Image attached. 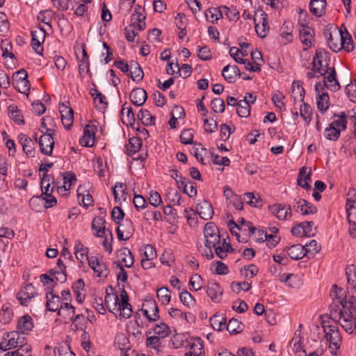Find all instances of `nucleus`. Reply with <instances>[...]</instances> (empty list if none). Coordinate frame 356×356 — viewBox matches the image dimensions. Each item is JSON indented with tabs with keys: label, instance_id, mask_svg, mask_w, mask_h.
<instances>
[{
	"label": "nucleus",
	"instance_id": "obj_1",
	"mask_svg": "<svg viewBox=\"0 0 356 356\" xmlns=\"http://www.w3.org/2000/svg\"><path fill=\"white\" fill-rule=\"evenodd\" d=\"M345 293L342 288H339L336 284L333 285L331 295L342 308L339 310L332 309L330 316L347 333L356 334V305L351 301L346 300Z\"/></svg>",
	"mask_w": 356,
	"mask_h": 356
},
{
	"label": "nucleus",
	"instance_id": "obj_2",
	"mask_svg": "<svg viewBox=\"0 0 356 356\" xmlns=\"http://www.w3.org/2000/svg\"><path fill=\"white\" fill-rule=\"evenodd\" d=\"M327 43L330 48L334 52H338L342 49L347 52L353 50L351 36L348 32L344 33L340 30L334 29L330 32Z\"/></svg>",
	"mask_w": 356,
	"mask_h": 356
},
{
	"label": "nucleus",
	"instance_id": "obj_3",
	"mask_svg": "<svg viewBox=\"0 0 356 356\" xmlns=\"http://www.w3.org/2000/svg\"><path fill=\"white\" fill-rule=\"evenodd\" d=\"M204 236L205 238L204 245L206 247L204 255L208 259H211L214 257L212 252V248L216 247V245L219 244L220 241L219 230L213 222H209L205 225Z\"/></svg>",
	"mask_w": 356,
	"mask_h": 356
},
{
	"label": "nucleus",
	"instance_id": "obj_4",
	"mask_svg": "<svg viewBox=\"0 0 356 356\" xmlns=\"http://www.w3.org/2000/svg\"><path fill=\"white\" fill-rule=\"evenodd\" d=\"M121 300H119L118 304L113 303V309L116 314L120 312V316L124 318H129L132 315V307L129 303V296L127 293L123 289L120 294Z\"/></svg>",
	"mask_w": 356,
	"mask_h": 356
},
{
	"label": "nucleus",
	"instance_id": "obj_5",
	"mask_svg": "<svg viewBox=\"0 0 356 356\" xmlns=\"http://www.w3.org/2000/svg\"><path fill=\"white\" fill-rule=\"evenodd\" d=\"M42 135L39 140L40 151L45 155L50 156L54 145L53 135L55 134V130L52 129H47V131H42Z\"/></svg>",
	"mask_w": 356,
	"mask_h": 356
},
{
	"label": "nucleus",
	"instance_id": "obj_6",
	"mask_svg": "<svg viewBox=\"0 0 356 356\" xmlns=\"http://www.w3.org/2000/svg\"><path fill=\"white\" fill-rule=\"evenodd\" d=\"M325 338L330 342V349L332 354L339 349L341 343V337L339 331L334 326L323 327Z\"/></svg>",
	"mask_w": 356,
	"mask_h": 356
},
{
	"label": "nucleus",
	"instance_id": "obj_7",
	"mask_svg": "<svg viewBox=\"0 0 356 356\" xmlns=\"http://www.w3.org/2000/svg\"><path fill=\"white\" fill-rule=\"evenodd\" d=\"M141 311L149 321H156L159 319V307L156 301L152 298L145 300Z\"/></svg>",
	"mask_w": 356,
	"mask_h": 356
},
{
	"label": "nucleus",
	"instance_id": "obj_8",
	"mask_svg": "<svg viewBox=\"0 0 356 356\" xmlns=\"http://www.w3.org/2000/svg\"><path fill=\"white\" fill-rule=\"evenodd\" d=\"M53 180L54 178L47 173L43 175L41 180L42 195L45 196L44 199L46 200V202L49 204V207H52L56 203V198L51 195L53 188H50L51 181Z\"/></svg>",
	"mask_w": 356,
	"mask_h": 356
},
{
	"label": "nucleus",
	"instance_id": "obj_9",
	"mask_svg": "<svg viewBox=\"0 0 356 356\" xmlns=\"http://www.w3.org/2000/svg\"><path fill=\"white\" fill-rule=\"evenodd\" d=\"M254 22L257 35L261 38H265L269 31L268 15L263 10H261L259 16L256 13Z\"/></svg>",
	"mask_w": 356,
	"mask_h": 356
},
{
	"label": "nucleus",
	"instance_id": "obj_10",
	"mask_svg": "<svg viewBox=\"0 0 356 356\" xmlns=\"http://www.w3.org/2000/svg\"><path fill=\"white\" fill-rule=\"evenodd\" d=\"M299 35L301 42L305 47L304 48L305 50L313 45L315 35V32L313 29L300 22Z\"/></svg>",
	"mask_w": 356,
	"mask_h": 356
},
{
	"label": "nucleus",
	"instance_id": "obj_11",
	"mask_svg": "<svg viewBox=\"0 0 356 356\" xmlns=\"http://www.w3.org/2000/svg\"><path fill=\"white\" fill-rule=\"evenodd\" d=\"M355 191V189L350 188L346 201V212L347 218L350 225H356V198H353Z\"/></svg>",
	"mask_w": 356,
	"mask_h": 356
},
{
	"label": "nucleus",
	"instance_id": "obj_12",
	"mask_svg": "<svg viewBox=\"0 0 356 356\" xmlns=\"http://www.w3.org/2000/svg\"><path fill=\"white\" fill-rule=\"evenodd\" d=\"M88 265L92 268L97 277H106L109 273V270L106 264L102 260L98 259L96 257L88 258Z\"/></svg>",
	"mask_w": 356,
	"mask_h": 356
},
{
	"label": "nucleus",
	"instance_id": "obj_13",
	"mask_svg": "<svg viewBox=\"0 0 356 356\" xmlns=\"http://www.w3.org/2000/svg\"><path fill=\"white\" fill-rule=\"evenodd\" d=\"M269 209L279 220H285L292 216L291 205L275 204L269 206Z\"/></svg>",
	"mask_w": 356,
	"mask_h": 356
},
{
	"label": "nucleus",
	"instance_id": "obj_14",
	"mask_svg": "<svg viewBox=\"0 0 356 356\" xmlns=\"http://www.w3.org/2000/svg\"><path fill=\"white\" fill-rule=\"evenodd\" d=\"M326 74L323 75V82L325 86L331 90L337 91L340 89L339 83L337 79V73L334 67H327Z\"/></svg>",
	"mask_w": 356,
	"mask_h": 356
},
{
	"label": "nucleus",
	"instance_id": "obj_15",
	"mask_svg": "<svg viewBox=\"0 0 356 356\" xmlns=\"http://www.w3.org/2000/svg\"><path fill=\"white\" fill-rule=\"evenodd\" d=\"M38 295L37 291L32 284H26L17 294V298L22 305H26L27 303L35 296Z\"/></svg>",
	"mask_w": 356,
	"mask_h": 356
},
{
	"label": "nucleus",
	"instance_id": "obj_16",
	"mask_svg": "<svg viewBox=\"0 0 356 356\" xmlns=\"http://www.w3.org/2000/svg\"><path fill=\"white\" fill-rule=\"evenodd\" d=\"M323 55L321 51H316V54L313 58L312 60V70L318 74L319 75H317L316 76L318 78L323 75L326 74V68L328 67L327 65H323Z\"/></svg>",
	"mask_w": 356,
	"mask_h": 356
},
{
	"label": "nucleus",
	"instance_id": "obj_17",
	"mask_svg": "<svg viewBox=\"0 0 356 356\" xmlns=\"http://www.w3.org/2000/svg\"><path fill=\"white\" fill-rule=\"evenodd\" d=\"M60 118L64 127L69 129L72 126L74 121V111L71 107L64 104L60 105L59 107Z\"/></svg>",
	"mask_w": 356,
	"mask_h": 356
},
{
	"label": "nucleus",
	"instance_id": "obj_18",
	"mask_svg": "<svg viewBox=\"0 0 356 356\" xmlns=\"http://www.w3.org/2000/svg\"><path fill=\"white\" fill-rule=\"evenodd\" d=\"M45 34V31L42 28H38L31 31L32 47L37 54H40L42 51V49L40 51L39 48L44 41Z\"/></svg>",
	"mask_w": 356,
	"mask_h": 356
},
{
	"label": "nucleus",
	"instance_id": "obj_19",
	"mask_svg": "<svg viewBox=\"0 0 356 356\" xmlns=\"http://www.w3.org/2000/svg\"><path fill=\"white\" fill-rule=\"evenodd\" d=\"M296 204L293 206L296 211L302 215L314 214L317 212V208L304 199L296 200Z\"/></svg>",
	"mask_w": 356,
	"mask_h": 356
},
{
	"label": "nucleus",
	"instance_id": "obj_20",
	"mask_svg": "<svg viewBox=\"0 0 356 356\" xmlns=\"http://www.w3.org/2000/svg\"><path fill=\"white\" fill-rule=\"evenodd\" d=\"M191 350L185 353V356H204L203 344L200 338L191 339L188 341Z\"/></svg>",
	"mask_w": 356,
	"mask_h": 356
},
{
	"label": "nucleus",
	"instance_id": "obj_21",
	"mask_svg": "<svg viewBox=\"0 0 356 356\" xmlns=\"http://www.w3.org/2000/svg\"><path fill=\"white\" fill-rule=\"evenodd\" d=\"M197 212L204 220H209L213 216L212 205L207 201L203 200L197 205Z\"/></svg>",
	"mask_w": 356,
	"mask_h": 356
},
{
	"label": "nucleus",
	"instance_id": "obj_22",
	"mask_svg": "<svg viewBox=\"0 0 356 356\" xmlns=\"http://www.w3.org/2000/svg\"><path fill=\"white\" fill-rule=\"evenodd\" d=\"M18 139L19 143L22 146L24 152L29 156H33L35 150V143L32 140V139L24 134H20L18 136Z\"/></svg>",
	"mask_w": 356,
	"mask_h": 356
},
{
	"label": "nucleus",
	"instance_id": "obj_23",
	"mask_svg": "<svg viewBox=\"0 0 356 356\" xmlns=\"http://www.w3.org/2000/svg\"><path fill=\"white\" fill-rule=\"evenodd\" d=\"M46 307L50 312H58L61 304L60 298L53 293L52 291L46 293Z\"/></svg>",
	"mask_w": 356,
	"mask_h": 356
},
{
	"label": "nucleus",
	"instance_id": "obj_24",
	"mask_svg": "<svg viewBox=\"0 0 356 356\" xmlns=\"http://www.w3.org/2000/svg\"><path fill=\"white\" fill-rule=\"evenodd\" d=\"M147 98V96L146 91L140 88L134 89L130 94L131 102L137 106L143 105L146 102Z\"/></svg>",
	"mask_w": 356,
	"mask_h": 356
},
{
	"label": "nucleus",
	"instance_id": "obj_25",
	"mask_svg": "<svg viewBox=\"0 0 356 356\" xmlns=\"http://www.w3.org/2000/svg\"><path fill=\"white\" fill-rule=\"evenodd\" d=\"M240 74L239 69L236 65H227L223 68L222 72L224 79L229 83L234 82Z\"/></svg>",
	"mask_w": 356,
	"mask_h": 356
},
{
	"label": "nucleus",
	"instance_id": "obj_26",
	"mask_svg": "<svg viewBox=\"0 0 356 356\" xmlns=\"http://www.w3.org/2000/svg\"><path fill=\"white\" fill-rule=\"evenodd\" d=\"M75 314V308L69 302H63L60 308L58 310L57 315L63 317L68 322L73 319V316Z\"/></svg>",
	"mask_w": 356,
	"mask_h": 356
},
{
	"label": "nucleus",
	"instance_id": "obj_27",
	"mask_svg": "<svg viewBox=\"0 0 356 356\" xmlns=\"http://www.w3.org/2000/svg\"><path fill=\"white\" fill-rule=\"evenodd\" d=\"M311 175L312 170L310 168L306 167L301 168L298 178V184L306 190L309 189L310 186L308 184V181L311 179Z\"/></svg>",
	"mask_w": 356,
	"mask_h": 356
},
{
	"label": "nucleus",
	"instance_id": "obj_28",
	"mask_svg": "<svg viewBox=\"0 0 356 356\" xmlns=\"http://www.w3.org/2000/svg\"><path fill=\"white\" fill-rule=\"evenodd\" d=\"M207 293L213 301L219 302L222 294V289L218 284L212 282L208 284Z\"/></svg>",
	"mask_w": 356,
	"mask_h": 356
},
{
	"label": "nucleus",
	"instance_id": "obj_29",
	"mask_svg": "<svg viewBox=\"0 0 356 356\" xmlns=\"http://www.w3.org/2000/svg\"><path fill=\"white\" fill-rule=\"evenodd\" d=\"M326 7L325 0H311L309 3L310 11L317 17L323 15Z\"/></svg>",
	"mask_w": 356,
	"mask_h": 356
},
{
	"label": "nucleus",
	"instance_id": "obj_30",
	"mask_svg": "<svg viewBox=\"0 0 356 356\" xmlns=\"http://www.w3.org/2000/svg\"><path fill=\"white\" fill-rule=\"evenodd\" d=\"M280 280L287 286L296 288L300 285V282L298 276L293 273H284L280 275Z\"/></svg>",
	"mask_w": 356,
	"mask_h": 356
},
{
	"label": "nucleus",
	"instance_id": "obj_31",
	"mask_svg": "<svg viewBox=\"0 0 356 356\" xmlns=\"http://www.w3.org/2000/svg\"><path fill=\"white\" fill-rule=\"evenodd\" d=\"M287 254L293 259H300L306 255L303 245L297 244L291 246L287 251Z\"/></svg>",
	"mask_w": 356,
	"mask_h": 356
},
{
	"label": "nucleus",
	"instance_id": "obj_32",
	"mask_svg": "<svg viewBox=\"0 0 356 356\" xmlns=\"http://www.w3.org/2000/svg\"><path fill=\"white\" fill-rule=\"evenodd\" d=\"M293 24L289 21H285L280 29V35L287 42L293 40Z\"/></svg>",
	"mask_w": 356,
	"mask_h": 356
},
{
	"label": "nucleus",
	"instance_id": "obj_33",
	"mask_svg": "<svg viewBox=\"0 0 356 356\" xmlns=\"http://www.w3.org/2000/svg\"><path fill=\"white\" fill-rule=\"evenodd\" d=\"M33 327L32 318L29 315L22 316L18 321L17 328L23 334L28 333L32 330Z\"/></svg>",
	"mask_w": 356,
	"mask_h": 356
},
{
	"label": "nucleus",
	"instance_id": "obj_34",
	"mask_svg": "<svg viewBox=\"0 0 356 356\" xmlns=\"http://www.w3.org/2000/svg\"><path fill=\"white\" fill-rule=\"evenodd\" d=\"M247 97H244L243 99L238 101L236 104L237 106V113L241 118H247L250 113V105L248 103Z\"/></svg>",
	"mask_w": 356,
	"mask_h": 356
},
{
	"label": "nucleus",
	"instance_id": "obj_35",
	"mask_svg": "<svg viewBox=\"0 0 356 356\" xmlns=\"http://www.w3.org/2000/svg\"><path fill=\"white\" fill-rule=\"evenodd\" d=\"M122 122L127 125H132L135 122L134 113L131 107H127L126 104L122 106L121 110Z\"/></svg>",
	"mask_w": 356,
	"mask_h": 356
},
{
	"label": "nucleus",
	"instance_id": "obj_36",
	"mask_svg": "<svg viewBox=\"0 0 356 356\" xmlns=\"http://www.w3.org/2000/svg\"><path fill=\"white\" fill-rule=\"evenodd\" d=\"M177 186L179 189L182 188L183 192L186 193L189 197H193L197 194L196 186L195 183L188 187L185 178L180 177L179 181H177Z\"/></svg>",
	"mask_w": 356,
	"mask_h": 356
},
{
	"label": "nucleus",
	"instance_id": "obj_37",
	"mask_svg": "<svg viewBox=\"0 0 356 356\" xmlns=\"http://www.w3.org/2000/svg\"><path fill=\"white\" fill-rule=\"evenodd\" d=\"M106 221L103 217L97 216L93 219L92 229L97 232L96 236L102 237L104 234Z\"/></svg>",
	"mask_w": 356,
	"mask_h": 356
},
{
	"label": "nucleus",
	"instance_id": "obj_38",
	"mask_svg": "<svg viewBox=\"0 0 356 356\" xmlns=\"http://www.w3.org/2000/svg\"><path fill=\"white\" fill-rule=\"evenodd\" d=\"M6 339H8L10 348H14L24 342V338L17 332H6Z\"/></svg>",
	"mask_w": 356,
	"mask_h": 356
},
{
	"label": "nucleus",
	"instance_id": "obj_39",
	"mask_svg": "<svg viewBox=\"0 0 356 356\" xmlns=\"http://www.w3.org/2000/svg\"><path fill=\"white\" fill-rule=\"evenodd\" d=\"M130 75L134 81L138 82L143 79L144 74L140 66L137 62H131Z\"/></svg>",
	"mask_w": 356,
	"mask_h": 356
},
{
	"label": "nucleus",
	"instance_id": "obj_40",
	"mask_svg": "<svg viewBox=\"0 0 356 356\" xmlns=\"http://www.w3.org/2000/svg\"><path fill=\"white\" fill-rule=\"evenodd\" d=\"M90 94L93 97L96 106L98 107L99 109H104L106 107L107 103L106 102V97L97 89H92Z\"/></svg>",
	"mask_w": 356,
	"mask_h": 356
},
{
	"label": "nucleus",
	"instance_id": "obj_41",
	"mask_svg": "<svg viewBox=\"0 0 356 356\" xmlns=\"http://www.w3.org/2000/svg\"><path fill=\"white\" fill-rule=\"evenodd\" d=\"M8 111L10 118L18 124H24L25 122L23 115L21 114L18 107L15 105H10Z\"/></svg>",
	"mask_w": 356,
	"mask_h": 356
},
{
	"label": "nucleus",
	"instance_id": "obj_42",
	"mask_svg": "<svg viewBox=\"0 0 356 356\" xmlns=\"http://www.w3.org/2000/svg\"><path fill=\"white\" fill-rule=\"evenodd\" d=\"M138 117L145 126L154 125L155 124L156 118L152 115L147 110L141 109L138 114Z\"/></svg>",
	"mask_w": 356,
	"mask_h": 356
},
{
	"label": "nucleus",
	"instance_id": "obj_43",
	"mask_svg": "<svg viewBox=\"0 0 356 356\" xmlns=\"http://www.w3.org/2000/svg\"><path fill=\"white\" fill-rule=\"evenodd\" d=\"M142 146V140L138 137H133L129 139V143L127 145V152L129 155L138 152Z\"/></svg>",
	"mask_w": 356,
	"mask_h": 356
},
{
	"label": "nucleus",
	"instance_id": "obj_44",
	"mask_svg": "<svg viewBox=\"0 0 356 356\" xmlns=\"http://www.w3.org/2000/svg\"><path fill=\"white\" fill-rule=\"evenodd\" d=\"M207 20L214 22L222 17V13L221 12V6L218 8H209L206 10L205 13Z\"/></svg>",
	"mask_w": 356,
	"mask_h": 356
},
{
	"label": "nucleus",
	"instance_id": "obj_45",
	"mask_svg": "<svg viewBox=\"0 0 356 356\" xmlns=\"http://www.w3.org/2000/svg\"><path fill=\"white\" fill-rule=\"evenodd\" d=\"M118 228L120 229L122 232L125 233L126 238H129L134 232L132 221L129 219H126L122 223L120 224Z\"/></svg>",
	"mask_w": 356,
	"mask_h": 356
},
{
	"label": "nucleus",
	"instance_id": "obj_46",
	"mask_svg": "<svg viewBox=\"0 0 356 356\" xmlns=\"http://www.w3.org/2000/svg\"><path fill=\"white\" fill-rule=\"evenodd\" d=\"M120 257H122V261L124 263L125 267L130 268L132 266L134 259L130 250L127 248L121 250Z\"/></svg>",
	"mask_w": 356,
	"mask_h": 356
},
{
	"label": "nucleus",
	"instance_id": "obj_47",
	"mask_svg": "<svg viewBox=\"0 0 356 356\" xmlns=\"http://www.w3.org/2000/svg\"><path fill=\"white\" fill-rule=\"evenodd\" d=\"M210 324L214 330L220 331L222 325L226 324L225 318L222 316L214 314L210 318Z\"/></svg>",
	"mask_w": 356,
	"mask_h": 356
},
{
	"label": "nucleus",
	"instance_id": "obj_48",
	"mask_svg": "<svg viewBox=\"0 0 356 356\" xmlns=\"http://www.w3.org/2000/svg\"><path fill=\"white\" fill-rule=\"evenodd\" d=\"M153 330L154 334L161 338H165L170 334V327L164 323L156 324Z\"/></svg>",
	"mask_w": 356,
	"mask_h": 356
},
{
	"label": "nucleus",
	"instance_id": "obj_49",
	"mask_svg": "<svg viewBox=\"0 0 356 356\" xmlns=\"http://www.w3.org/2000/svg\"><path fill=\"white\" fill-rule=\"evenodd\" d=\"M229 53L238 63H245V59H243V57L248 54L247 51L243 52L242 50H240L238 48L235 47H231Z\"/></svg>",
	"mask_w": 356,
	"mask_h": 356
},
{
	"label": "nucleus",
	"instance_id": "obj_50",
	"mask_svg": "<svg viewBox=\"0 0 356 356\" xmlns=\"http://www.w3.org/2000/svg\"><path fill=\"white\" fill-rule=\"evenodd\" d=\"M221 12L222 16L225 15L230 21H237L239 18V12L236 8L221 6Z\"/></svg>",
	"mask_w": 356,
	"mask_h": 356
},
{
	"label": "nucleus",
	"instance_id": "obj_51",
	"mask_svg": "<svg viewBox=\"0 0 356 356\" xmlns=\"http://www.w3.org/2000/svg\"><path fill=\"white\" fill-rule=\"evenodd\" d=\"M318 108L321 111H325L329 107V96L327 93L323 92L321 95L318 94L317 97Z\"/></svg>",
	"mask_w": 356,
	"mask_h": 356
},
{
	"label": "nucleus",
	"instance_id": "obj_52",
	"mask_svg": "<svg viewBox=\"0 0 356 356\" xmlns=\"http://www.w3.org/2000/svg\"><path fill=\"white\" fill-rule=\"evenodd\" d=\"M74 249H75L74 254H75L76 258L78 260H80L81 262H82L83 259L85 258V257L87 254L88 248H85L83 246V245L81 243L80 241H76Z\"/></svg>",
	"mask_w": 356,
	"mask_h": 356
},
{
	"label": "nucleus",
	"instance_id": "obj_53",
	"mask_svg": "<svg viewBox=\"0 0 356 356\" xmlns=\"http://www.w3.org/2000/svg\"><path fill=\"white\" fill-rule=\"evenodd\" d=\"M28 74L26 71L24 69H22L17 72H16L13 76V84H16L17 83H29V81L27 79Z\"/></svg>",
	"mask_w": 356,
	"mask_h": 356
},
{
	"label": "nucleus",
	"instance_id": "obj_54",
	"mask_svg": "<svg viewBox=\"0 0 356 356\" xmlns=\"http://www.w3.org/2000/svg\"><path fill=\"white\" fill-rule=\"evenodd\" d=\"M340 132H341V129H339V128H337L336 127L330 126V124L329 127L325 129V136L327 140H336L339 138V137L340 136Z\"/></svg>",
	"mask_w": 356,
	"mask_h": 356
},
{
	"label": "nucleus",
	"instance_id": "obj_55",
	"mask_svg": "<svg viewBox=\"0 0 356 356\" xmlns=\"http://www.w3.org/2000/svg\"><path fill=\"white\" fill-rule=\"evenodd\" d=\"M118 301L119 298L117 295L110 294L108 293H106L105 296V305L108 309L109 310V312L116 314V312H115V309H113V303L118 304Z\"/></svg>",
	"mask_w": 356,
	"mask_h": 356
},
{
	"label": "nucleus",
	"instance_id": "obj_56",
	"mask_svg": "<svg viewBox=\"0 0 356 356\" xmlns=\"http://www.w3.org/2000/svg\"><path fill=\"white\" fill-rule=\"evenodd\" d=\"M227 330L230 334H237L242 330L241 323L236 318H232L227 325Z\"/></svg>",
	"mask_w": 356,
	"mask_h": 356
},
{
	"label": "nucleus",
	"instance_id": "obj_57",
	"mask_svg": "<svg viewBox=\"0 0 356 356\" xmlns=\"http://www.w3.org/2000/svg\"><path fill=\"white\" fill-rule=\"evenodd\" d=\"M179 298L182 303L188 307H193L195 305V299L187 291L181 292L179 294Z\"/></svg>",
	"mask_w": 356,
	"mask_h": 356
},
{
	"label": "nucleus",
	"instance_id": "obj_58",
	"mask_svg": "<svg viewBox=\"0 0 356 356\" xmlns=\"http://www.w3.org/2000/svg\"><path fill=\"white\" fill-rule=\"evenodd\" d=\"M230 245L224 240L222 245H216V247L213 248H215L216 255L220 259H224L227 255V251Z\"/></svg>",
	"mask_w": 356,
	"mask_h": 356
},
{
	"label": "nucleus",
	"instance_id": "obj_59",
	"mask_svg": "<svg viewBox=\"0 0 356 356\" xmlns=\"http://www.w3.org/2000/svg\"><path fill=\"white\" fill-rule=\"evenodd\" d=\"M335 117L337 116L339 118L334 121H333L330 124V126L336 127L337 128H340L342 130H344L346 128V124L347 121L346 120V114L344 112H342L339 115H334Z\"/></svg>",
	"mask_w": 356,
	"mask_h": 356
},
{
	"label": "nucleus",
	"instance_id": "obj_60",
	"mask_svg": "<svg viewBox=\"0 0 356 356\" xmlns=\"http://www.w3.org/2000/svg\"><path fill=\"white\" fill-rule=\"evenodd\" d=\"M231 287L234 292L238 293L241 290L244 291H249L251 289V284L247 282H232Z\"/></svg>",
	"mask_w": 356,
	"mask_h": 356
},
{
	"label": "nucleus",
	"instance_id": "obj_61",
	"mask_svg": "<svg viewBox=\"0 0 356 356\" xmlns=\"http://www.w3.org/2000/svg\"><path fill=\"white\" fill-rule=\"evenodd\" d=\"M157 297L163 303H168L170 300V295L168 288L162 287L157 291Z\"/></svg>",
	"mask_w": 356,
	"mask_h": 356
},
{
	"label": "nucleus",
	"instance_id": "obj_62",
	"mask_svg": "<svg viewBox=\"0 0 356 356\" xmlns=\"http://www.w3.org/2000/svg\"><path fill=\"white\" fill-rule=\"evenodd\" d=\"M303 248L305 249L306 254L312 253V254H315L321 250V246L315 240H312L309 243H306L303 245Z\"/></svg>",
	"mask_w": 356,
	"mask_h": 356
},
{
	"label": "nucleus",
	"instance_id": "obj_63",
	"mask_svg": "<svg viewBox=\"0 0 356 356\" xmlns=\"http://www.w3.org/2000/svg\"><path fill=\"white\" fill-rule=\"evenodd\" d=\"M300 115L305 120V121H306L307 122H309L312 120L311 107L307 104H303L300 106Z\"/></svg>",
	"mask_w": 356,
	"mask_h": 356
},
{
	"label": "nucleus",
	"instance_id": "obj_64",
	"mask_svg": "<svg viewBox=\"0 0 356 356\" xmlns=\"http://www.w3.org/2000/svg\"><path fill=\"white\" fill-rule=\"evenodd\" d=\"M346 274L348 284L354 287L356 285V270L354 266L347 268Z\"/></svg>",
	"mask_w": 356,
	"mask_h": 356
}]
</instances>
